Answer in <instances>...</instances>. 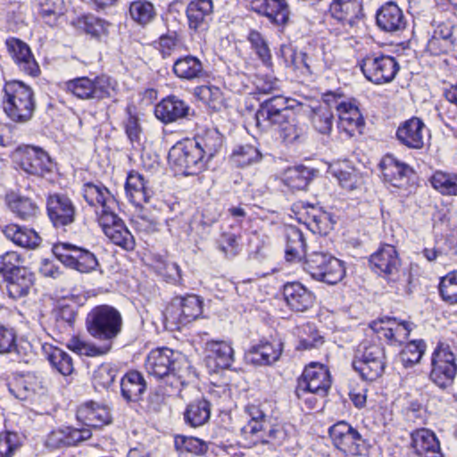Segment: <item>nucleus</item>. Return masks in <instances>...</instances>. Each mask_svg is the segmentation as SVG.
<instances>
[{
  "label": "nucleus",
  "instance_id": "nucleus-24",
  "mask_svg": "<svg viewBox=\"0 0 457 457\" xmlns=\"http://www.w3.org/2000/svg\"><path fill=\"white\" fill-rule=\"evenodd\" d=\"M376 21L378 28L385 32H398L406 26L403 11L394 2L386 3L378 10Z\"/></svg>",
  "mask_w": 457,
  "mask_h": 457
},
{
  "label": "nucleus",
  "instance_id": "nucleus-10",
  "mask_svg": "<svg viewBox=\"0 0 457 457\" xmlns=\"http://www.w3.org/2000/svg\"><path fill=\"white\" fill-rule=\"evenodd\" d=\"M63 89L79 99L102 100L111 97L114 86L111 78L102 75L91 79L88 77H79L64 83Z\"/></svg>",
  "mask_w": 457,
  "mask_h": 457
},
{
  "label": "nucleus",
  "instance_id": "nucleus-5",
  "mask_svg": "<svg viewBox=\"0 0 457 457\" xmlns=\"http://www.w3.org/2000/svg\"><path fill=\"white\" fill-rule=\"evenodd\" d=\"M249 420L242 428L245 437H253V444L281 445L288 437L287 429L281 425H270L268 416L257 405L246 407Z\"/></svg>",
  "mask_w": 457,
  "mask_h": 457
},
{
  "label": "nucleus",
  "instance_id": "nucleus-56",
  "mask_svg": "<svg viewBox=\"0 0 457 457\" xmlns=\"http://www.w3.org/2000/svg\"><path fill=\"white\" fill-rule=\"evenodd\" d=\"M247 39L262 63L266 66L271 65V54L264 37L253 29L249 32Z\"/></svg>",
  "mask_w": 457,
  "mask_h": 457
},
{
  "label": "nucleus",
  "instance_id": "nucleus-4",
  "mask_svg": "<svg viewBox=\"0 0 457 457\" xmlns=\"http://www.w3.org/2000/svg\"><path fill=\"white\" fill-rule=\"evenodd\" d=\"M86 327L88 334L104 344L112 342L121 332L122 317L114 307L107 304L94 307L87 314Z\"/></svg>",
  "mask_w": 457,
  "mask_h": 457
},
{
  "label": "nucleus",
  "instance_id": "nucleus-17",
  "mask_svg": "<svg viewBox=\"0 0 457 457\" xmlns=\"http://www.w3.org/2000/svg\"><path fill=\"white\" fill-rule=\"evenodd\" d=\"M370 328L378 337L387 340L390 344H402L405 341L411 329L412 323L400 321L395 317H384L370 324Z\"/></svg>",
  "mask_w": 457,
  "mask_h": 457
},
{
  "label": "nucleus",
  "instance_id": "nucleus-29",
  "mask_svg": "<svg viewBox=\"0 0 457 457\" xmlns=\"http://www.w3.org/2000/svg\"><path fill=\"white\" fill-rule=\"evenodd\" d=\"M411 445L418 455L442 457L439 442L432 431L427 428L418 429L411 434Z\"/></svg>",
  "mask_w": 457,
  "mask_h": 457
},
{
  "label": "nucleus",
  "instance_id": "nucleus-25",
  "mask_svg": "<svg viewBox=\"0 0 457 457\" xmlns=\"http://www.w3.org/2000/svg\"><path fill=\"white\" fill-rule=\"evenodd\" d=\"M423 121L412 117L403 122L396 130V138L401 145L410 149H421L424 145Z\"/></svg>",
  "mask_w": 457,
  "mask_h": 457
},
{
  "label": "nucleus",
  "instance_id": "nucleus-59",
  "mask_svg": "<svg viewBox=\"0 0 457 457\" xmlns=\"http://www.w3.org/2000/svg\"><path fill=\"white\" fill-rule=\"evenodd\" d=\"M426 345L423 340L409 342L400 353L402 361L405 365L418 363L425 353Z\"/></svg>",
  "mask_w": 457,
  "mask_h": 457
},
{
  "label": "nucleus",
  "instance_id": "nucleus-60",
  "mask_svg": "<svg viewBox=\"0 0 457 457\" xmlns=\"http://www.w3.org/2000/svg\"><path fill=\"white\" fill-rule=\"evenodd\" d=\"M127 119L123 121L125 133L133 147L141 145L142 128L138 118L127 108Z\"/></svg>",
  "mask_w": 457,
  "mask_h": 457
},
{
  "label": "nucleus",
  "instance_id": "nucleus-23",
  "mask_svg": "<svg viewBox=\"0 0 457 457\" xmlns=\"http://www.w3.org/2000/svg\"><path fill=\"white\" fill-rule=\"evenodd\" d=\"M379 166L385 180L396 187H403L413 174V170L408 164L398 161L393 154L385 155Z\"/></svg>",
  "mask_w": 457,
  "mask_h": 457
},
{
  "label": "nucleus",
  "instance_id": "nucleus-41",
  "mask_svg": "<svg viewBox=\"0 0 457 457\" xmlns=\"http://www.w3.org/2000/svg\"><path fill=\"white\" fill-rule=\"evenodd\" d=\"M174 74L186 80H194L204 76V70L202 62L191 54L177 59L172 67Z\"/></svg>",
  "mask_w": 457,
  "mask_h": 457
},
{
  "label": "nucleus",
  "instance_id": "nucleus-26",
  "mask_svg": "<svg viewBox=\"0 0 457 457\" xmlns=\"http://www.w3.org/2000/svg\"><path fill=\"white\" fill-rule=\"evenodd\" d=\"M287 306L295 312H305L313 305L314 295L299 282L287 283L283 288Z\"/></svg>",
  "mask_w": 457,
  "mask_h": 457
},
{
  "label": "nucleus",
  "instance_id": "nucleus-32",
  "mask_svg": "<svg viewBox=\"0 0 457 457\" xmlns=\"http://www.w3.org/2000/svg\"><path fill=\"white\" fill-rule=\"evenodd\" d=\"M145 389V380L137 370L127 372L120 380L121 396L128 403L139 401Z\"/></svg>",
  "mask_w": 457,
  "mask_h": 457
},
{
  "label": "nucleus",
  "instance_id": "nucleus-61",
  "mask_svg": "<svg viewBox=\"0 0 457 457\" xmlns=\"http://www.w3.org/2000/svg\"><path fill=\"white\" fill-rule=\"evenodd\" d=\"M118 370L109 363L100 365L94 372L93 383L96 387L108 388L114 381Z\"/></svg>",
  "mask_w": 457,
  "mask_h": 457
},
{
  "label": "nucleus",
  "instance_id": "nucleus-63",
  "mask_svg": "<svg viewBox=\"0 0 457 457\" xmlns=\"http://www.w3.org/2000/svg\"><path fill=\"white\" fill-rule=\"evenodd\" d=\"M20 446L21 440L18 434L13 432H4L0 434L1 457H12Z\"/></svg>",
  "mask_w": 457,
  "mask_h": 457
},
{
  "label": "nucleus",
  "instance_id": "nucleus-7",
  "mask_svg": "<svg viewBox=\"0 0 457 457\" xmlns=\"http://www.w3.org/2000/svg\"><path fill=\"white\" fill-rule=\"evenodd\" d=\"M202 151L194 140L178 142L169 151V163L177 174L197 175L205 169L207 163Z\"/></svg>",
  "mask_w": 457,
  "mask_h": 457
},
{
  "label": "nucleus",
  "instance_id": "nucleus-9",
  "mask_svg": "<svg viewBox=\"0 0 457 457\" xmlns=\"http://www.w3.org/2000/svg\"><path fill=\"white\" fill-rule=\"evenodd\" d=\"M353 367L364 380L374 381L381 377L386 367L383 346L376 344L359 345L353 361Z\"/></svg>",
  "mask_w": 457,
  "mask_h": 457
},
{
  "label": "nucleus",
  "instance_id": "nucleus-15",
  "mask_svg": "<svg viewBox=\"0 0 457 457\" xmlns=\"http://www.w3.org/2000/svg\"><path fill=\"white\" fill-rule=\"evenodd\" d=\"M366 79L375 84L392 81L399 71L395 58L389 55L367 56L361 64Z\"/></svg>",
  "mask_w": 457,
  "mask_h": 457
},
{
  "label": "nucleus",
  "instance_id": "nucleus-11",
  "mask_svg": "<svg viewBox=\"0 0 457 457\" xmlns=\"http://www.w3.org/2000/svg\"><path fill=\"white\" fill-rule=\"evenodd\" d=\"M429 378L440 388L453 384L457 374L456 355L449 345L439 343L432 354Z\"/></svg>",
  "mask_w": 457,
  "mask_h": 457
},
{
  "label": "nucleus",
  "instance_id": "nucleus-34",
  "mask_svg": "<svg viewBox=\"0 0 457 457\" xmlns=\"http://www.w3.org/2000/svg\"><path fill=\"white\" fill-rule=\"evenodd\" d=\"M212 403L205 398L191 401L184 411L185 423L192 428L206 424L211 417Z\"/></svg>",
  "mask_w": 457,
  "mask_h": 457
},
{
  "label": "nucleus",
  "instance_id": "nucleus-8",
  "mask_svg": "<svg viewBox=\"0 0 457 457\" xmlns=\"http://www.w3.org/2000/svg\"><path fill=\"white\" fill-rule=\"evenodd\" d=\"M303 268L312 278L329 285L338 283L345 274L343 262L323 252H312L306 254L303 262Z\"/></svg>",
  "mask_w": 457,
  "mask_h": 457
},
{
  "label": "nucleus",
  "instance_id": "nucleus-19",
  "mask_svg": "<svg viewBox=\"0 0 457 457\" xmlns=\"http://www.w3.org/2000/svg\"><path fill=\"white\" fill-rule=\"evenodd\" d=\"M20 166L28 174L44 177L53 170L54 162L42 149L28 145L21 151Z\"/></svg>",
  "mask_w": 457,
  "mask_h": 457
},
{
  "label": "nucleus",
  "instance_id": "nucleus-27",
  "mask_svg": "<svg viewBox=\"0 0 457 457\" xmlns=\"http://www.w3.org/2000/svg\"><path fill=\"white\" fill-rule=\"evenodd\" d=\"M362 6L359 0H333L329 4L331 16L344 27L353 28L361 16Z\"/></svg>",
  "mask_w": 457,
  "mask_h": 457
},
{
  "label": "nucleus",
  "instance_id": "nucleus-57",
  "mask_svg": "<svg viewBox=\"0 0 457 457\" xmlns=\"http://www.w3.org/2000/svg\"><path fill=\"white\" fill-rule=\"evenodd\" d=\"M431 184L443 195H457V175L437 171L432 176Z\"/></svg>",
  "mask_w": 457,
  "mask_h": 457
},
{
  "label": "nucleus",
  "instance_id": "nucleus-22",
  "mask_svg": "<svg viewBox=\"0 0 457 457\" xmlns=\"http://www.w3.org/2000/svg\"><path fill=\"white\" fill-rule=\"evenodd\" d=\"M186 14L190 29L195 32L204 31L212 21L213 1L192 0L187 6Z\"/></svg>",
  "mask_w": 457,
  "mask_h": 457
},
{
  "label": "nucleus",
  "instance_id": "nucleus-6",
  "mask_svg": "<svg viewBox=\"0 0 457 457\" xmlns=\"http://www.w3.org/2000/svg\"><path fill=\"white\" fill-rule=\"evenodd\" d=\"M3 108L14 122L29 121L35 111L32 89L19 80L6 82L4 87Z\"/></svg>",
  "mask_w": 457,
  "mask_h": 457
},
{
  "label": "nucleus",
  "instance_id": "nucleus-43",
  "mask_svg": "<svg viewBox=\"0 0 457 457\" xmlns=\"http://www.w3.org/2000/svg\"><path fill=\"white\" fill-rule=\"evenodd\" d=\"M194 96L213 112H220L227 106L223 92L216 86L203 85L196 87L194 89Z\"/></svg>",
  "mask_w": 457,
  "mask_h": 457
},
{
  "label": "nucleus",
  "instance_id": "nucleus-42",
  "mask_svg": "<svg viewBox=\"0 0 457 457\" xmlns=\"http://www.w3.org/2000/svg\"><path fill=\"white\" fill-rule=\"evenodd\" d=\"M3 233L6 238L21 247L34 248L39 245L41 241L36 231L16 224L5 226L3 228Z\"/></svg>",
  "mask_w": 457,
  "mask_h": 457
},
{
  "label": "nucleus",
  "instance_id": "nucleus-2",
  "mask_svg": "<svg viewBox=\"0 0 457 457\" xmlns=\"http://www.w3.org/2000/svg\"><path fill=\"white\" fill-rule=\"evenodd\" d=\"M182 364L187 362L179 353H175L168 347H162L154 349L148 353L145 368L150 376L164 381L163 394L172 395L185 384L184 376L181 373Z\"/></svg>",
  "mask_w": 457,
  "mask_h": 457
},
{
  "label": "nucleus",
  "instance_id": "nucleus-16",
  "mask_svg": "<svg viewBox=\"0 0 457 457\" xmlns=\"http://www.w3.org/2000/svg\"><path fill=\"white\" fill-rule=\"evenodd\" d=\"M47 215L55 228H63L75 222L77 208L64 194H53L46 200Z\"/></svg>",
  "mask_w": 457,
  "mask_h": 457
},
{
  "label": "nucleus",
  "instance_id": "nucleus-35",
  "mask_svg": "<svg viewBox=\"0 0 457 457\" xmlns=\"http://www.w3.org/2000/svg\"><path fill=\"white\" fill-rule=\"evenodd\" d=\"M206 357L216 368L228 369L234 361V350L225 341H209L205 345Z\"/></svg>",
  "mask_w": 457,
  "mask_h": 457
},
{
  "label": "nucleus",
  "instance_id": "nucleus-50",
  "mask_svg": "<svg viewBox=\"0 0 457 457\" xmlns=\"http://www.w3.org/2000/svg\"><path fill=\"white\" fill-rule=\"evenodd\" d=\"M174 446L176 451L182 454L191 453L196 455L204 454L208 450V445L203 440L194 437L178 435L174 438Z\"/></svg>",
  "mask_w": 457,
  "mask_h": 457
},
{
  "label": "nucleus",
  "instance_id": "nucleus-33",
  "mask_svg": "<svg viewBox=\"0 0 457 457\" xmlns=\"http://www.w3.org/2000/svg\"><path fill=\"white\" fill-rule=\"evenodd\" d=\"M125 191L129 200L135 205L148 203L152 196V191L146 186L144 177L134 171L127 177Z\"/></svg>",
  "mask_w": 457,
  "mask_h": 457
},
{
  "label": "nucleus",
  "instance_id": "nucleus-39",
  "mask_svg": "<svg viewBox=\"0 0 457 457\" xmlns=\"http://www.w3.org/2000/svg\"><path fill=\"white\" fill-rule=\"evenodd\" d=\"M339 117V129L345 131L350 137L353 136L355 129L364 125L363 118L359 109L350 103L340 102L337 104Z\"/></svg>",
  "mask_w": 457,
  "mask_h": 457
},
{
  "label": "nucleus",
  "instance_id": "nucleus-45",
  "mask_svg": "<svg viewBox=\"0 0 457 457\" xmlns=\"http://www.w3.org/2000/svg\"><path fill=\"white\" fill-rule=\"evenodd\" d=\"M296 335L299 338L297 350H312L320 348L324 344V337L312 323L303 324L296 328Z\"/></svg>",
  "mask_w": 457,
  "mask_h": 457
},
{
  "label": "nucleus",
  "instance_id": "nucleus-21",
  "mask_svg": "<svg viewBox=\"0 0 457 457\" xmlns=\"http://www.w3.org/2000/svg\"><path fill=\"white\" fill-rule=\"evenodd\" d=\"M191 108L179 96L171 95L163 98L154 108L156 118L165 124L172 123L190 115Z\"/></svg>",
  "mask_w": 457,
  "mask_h": 457
},
{
  "label": "nucleus",
  "instance_id": "nucleus-53",
  "mask_svg": "<svg viewBox=\"0 0 457 457\" xmlns=\"http://www.w3.org/2000/svg\"><path fill=\"white\" fill-rule=\"evenodd\" d=\"M114 245H117L127 251L133 250L135 239L124 222L116 225V228H109L104 234Z\"/></svg>",
  "mask_w": 457,
  "mask_h": 457
},
{
  "label": "nucleus",
  "instance_id": "nucleus-44",
  "mask_svg": "<svg viewBox=\"0 0 457 457\" xmlns=\"http://www.w3.org/2000/svg\"><path fill=\"white\" fill-rule=\"evenodd\" d=\"M259 8V12L276 25L284 26L288 21L289 9L285 0H263Z\"/></svg>",
  "mask_w": 457,
  "mask_h": 457
},
{
  "label": "nucleus",
  "instance_id": "nucleus-38",
  "mask_svg": "<svg viewBox=\"0 0 457 457\" xmlns=\"http://www.w3.org/2000/svg\"><path fill=\"white\" fill-rule=\"evenodd\" d=\"M279 56L287 67L295 71L299 70L302 73H312V59L306 53L298 52L291 45H282L279 49Z\"/></svg>",
  "mask_w": 457,
  "mask_h": 457
},
{
  "label": "nucleus",
  "instance_id": "nucleus-28",
  "mask_svg": "<svg viewBox=\"0 0 457 457\" xmlns=\"http://www.w3.org/2000/svg\"><path fill=\"white\" fill-rule=\"evenodd\" d=\"M77 419L88 428H99L111 422L109 411L95 402H87L77 410Z\"/></svg>",
  "mask_w": 457,
  "mask_h": 457
},
{
  "label": "nucleus",
  "instance_id": "nucleus-40",
  "mask_svg": "<svg viewBox=\"0 0 457 457\" xmlns=\"http://www.w3.org/2000/svg\"><path fill=\"white\" fill-rule=\"evenodd\" d=\"M82 195L90 206L109 208L110 204H116L114 196L102 183H85L82 187Z\"/></svg>",
  "mask_w": 457,
  "mask_h": 457
},
{
  "label": "nucleus",
  "instance_id": "nucleus-30",
  "mask_svg": "<svg viewBox=\"0 0 457 457\" xmlns=\"http://www.w3.org/2000/svg\"><path fill=\"white\" fill-rule=\"evenodd\" d=\"M281 346V343L261 342L249 348L246 359L256 365L271 364L278 360L282 352Z\"/></svg>",
  "mask_w": 457,
  "mask_h": 457
},
{
  "label": "nucleus",
  "instance_id": "nucleus-20",
  "mask_svg": "<svg viewBox=\"0 0 457 457\" xmlns=\"http://www.w3.org/2000/svg\"><path fill=\"white\" fill-rule=\"evenodd\" d=\"M174 317L173 319L181 325H186L197 318L203 312V302L195 295L175 297L167 310Z\"/></svg>",
  "mask_w": 457,
  "mask_h": 457
},
{
  "label": "nucleus",
  "instance_id": "nucleus-48",
  "mask_svg": "<svg viewBox=\"0 0 457 457\" xmlns=\"http://www.w3.org/2000/svg\"><path fill=\"white\" fill-rule=\"evenodd\" d=\"M129 12L131 19L143 27L151 23L156 16L154 4L145 0L133 1L129 5Z\"/></svg>",
  "mask_w": 457,
  "mask_h": 457
},
{
  "label": "nucleus",
  "instance_id": "nucleus-54",
  "mask_svg": "<svg viewBox=\"0 0 457 457\" xmlns=\"http://www.w3.org/2000/svg\"><path fill=\"white\" fill-rule=\"evenodd\" d=\"M329 173L335 177L342 187L353 190L357 187L358 174L354 169L346 164H337L329 168Z\"/></svg>",
  "mask_w": 457,
  "mask_h": 457
},
{
  "label": "nucleus",
  "instance_id": "nucleus-52",
  "mask_svg": "<svg viewBox=\"0 0 457 457\" xmlns=\"http://www.w3.org/2000/svg\"><path fill=\"white\" fill-rule=\"evenodd\" d=\"M69 348L73 352L90 357L104 355L111 351V343L103 344L100 346H96L94 344L87 343L78 337H72L68 345Z\"/></svg>",
  "mask_w": 457,
  "mask_h": 457
},
{
  "label": "nucleus",
  "instance_id": "nucleus-12",
  "mask_svg": "<svg viewBox=\"0 0 457 457\" xmlns=\"http://www.w3.org/2000/svg\"><path fill=\"white\" fill-rule=\"evenodd\" d=\"M328 434L335 447L345 454L358 456L368 451V440L346 421H338L331 426Z\"/></svg>",
  "mask_w": 457,
  "mask_h": 457
},
{
  "label": "nucleus",
  "instance_id": "nucleus-58",
  "mask_svg": "<svg viewBox=\"0 0 457 457\" xmlns=\"http://www.w3.org/2000/svg\"><path fill=\"white\" fill-rule=\"evenodd\" d=\"M439 292L445 302L457 303V270L451 271L441 278Z\"/></svg>",
  "mask_w": 457,
  "mask_h": 457
},
{
  "label": "nucleus",
  "instance_id": "nucleus-55",
  "mask_svg": "<svg viewBox=\"0 0 457 457\" xmlns=\"http://www.w3.org/2000/svg\"><path fill=\"white\" fill-rule=\"evenodd\" d=\"M48 361L53 368L63 376H68L73 371L71 357L63 350L54 347L48 353Z\"/></svg>",
  "mask_w": 457,
  "mask_h": 457
},
{
  "label": "nucleus",
  "instance_id": "nucleus-18",
  "mask_svg": "<svg viewBox=\"0 0 457 457\" xmlns=\"http://www.w3.org/2000/svg\"><path fill=\"white\" fill-rule=\"evenodd\" d=\"M5 46L8 54L21 71L31 77H37L39 74V66L25 42L16 37H8L5 40Z\"/></svg>",
  "mask_w": 457,
  "mask_h": 457
},
{
  "label": "nucleus",
  "instance_id": "nucleus-62",
  "mask_svg": "<svg viewBox=\"0 0 457 457\" xmlns=\"http://www.w3.org/2000/svg\"><path fill=\"white\" fill-rule=\"evenodd\" d=\"M309 226L314 233L327 235L332 228L334 220L330 213L319 211L310 216Z\"/></svg>",
  "mask_w": 457,
  "mask_h": 457
},
{
  "label": "nucleus",
  "instance_id": "nucleus-51",
  "mask_svg": "<svg viewBox=\"0 0 457 457\" xmlns=\"http://www.w3.org/2000/svg\"><path fill=\"white\" fill-rule=\"evenodd\" d=\"M333 112L328 105H319L312 109V123L315 130L328 135L332 130Z\"/></svg>",
  "mask_w": 457,
  "mask_h": 457
},
{
  "label": "nucleus",
  "instance_id": "nucleus-47",
  "mask_svg": "<svg viewBox=\"0 0 457 457\" xmlns=\"http://www.w3.org/2000/svg\"><path fill=\"white\" fill-rule=\"evenodd\" d=\"M231 162L237 167H246L260 162L262 154L259 149L250 144L237 146L231 154Z\"/></svg>",
  "mask_w": 457,
  "mask_h": 457
},
{
  "label": "nucleus",
  "instance_id": "nucleus-36",
  "mask_svg": "<svg viewBox=\"0 0 457 457\" xmlns=\"http://www.w3.org/2000/svg\"><path fill=\"white\" fill-rule=\"evenodd\" d=\"M286 259L288 262H300L305 258L306 243L303 232L295 226H287L285 228Z\"/></svg>",
  "mask_w": 457,
  "mask_h": 457
},
{
  "label": "nucleus",
  "instance_id": "nucleus-14",
  "mask_svg": "<svg viewBox=\"0 0 457 457\" xmlns=\"http://www.w3.org/2000/svg\"><path fill=\"white\" fill-rule=\"evenodd\" d=\"M331 385L328 370L320 364L311 363L298 378L295 395L302 399L306 394L324 397Z\"/></svg>",
  "mask_w": 457,
  "mask_h": 457
},
{
  "label": "nucleus",
  "instance_id": "nucleus-31",
  "mask_svg": "<svg viewBox=\"0 0 457 457\" xmlns=\"http://www.w3.org/2000/svg\"><path fill=\"white\" fill-rule=\"evenodd\" d=\"M7 291L12 298H20L28 295L33 285V274L25 267L5 275Z\"/></svg>",
  "mask_w": 457,
  "mask_h": 457
},
{
  "label": "nucleus",
  "instance_id": "nucleus-37",
  "mask_svg": "<svg viewBox=\"0 0 457 457\" xmlns=\"http://www.w3.org/2000/svg\"><path fill=\"white\" fill-rule=\"evenodd\" d=\"M315 170L303 165L287 168L283 175L282 182L292 191L306 190L314 177Z\"/></svg>",
  "mask_w": 457,
  "mask_h": 457
},
{
  "label": "nucleus",
  "instance_id": "nucleus-64",
  "mask_svg": "<svg viewBox=\"0 0 457 457\" xmlns=\"http://www.w3.org/2000/svg\"><path fill=\"white\" fill-rule=\"evenodd\" d=\"M218 249L227 258L235 257L239 251L237 237L230 232H224L217 241Z\"/></svg>",
  "mask_w": 457,
  "mask_h": 457
},
{
  "label": "nucleus",
  "instance_id": "nucleus-49",
  "mask_svg": "<svg viewBox=\"0 0 457 457\" xmlns=\"http://www.w3.org/2000/svg\"><path fill=\"white\" fill-rule=\"evenodd\" d=\"M194 141L203 150L202 154H204V158L206 159L207 162L220 150L223 139L217 130H212Z\"/></svg>",
  "mask_w": 457,
  "mask_h": 457
},
{
  "label": "nucleus",
  "instance_id": "nucleus-13",
  "mask_svg": "<svg viewBox=\"0 0 457 457\" xmlns=\"http://www.w3.org/2000/svg\"><path fill=\"white\" fill-rule=\"evenodd\" d=\"M53 253L66 267L81 273H89L99 267L96 255L90 251L67 243L54 245Z\"/></svg>",
  "mask_w": 457,
  "mask_h": 457
},
{
  "label": "nucleus",
  "instance_id": "nucleus-3",
  "mask_svg": "<svg viewBox=\"0 0 457 457\" xmlns=\"http://www.w3.org/2000/svg\"><path fill=\"white\" fill-rule=\"evenodd\" d=\"M370 269L386 278L388 282L396 283L398 294L411 293V276L410 272L401 270V260L395 248L391 245L381 246L369 259Z\"/></svg>",
  "mask_w": 457,
  "mask_h": 457
},
{
  "label": "nucleus",
  "instance_id": "nucleus-1",
  "mask_svg": "<svg viewBox=\"0 0 457 457\" xmlns=\"http://www.w3.org/2000/svg\"><path fill=\"white\" fill-rule=\"evenodd\" d=\"M290 99L275 96L264 100L255 113L258 127H278L279 135L288 144L301 142L306 135V127L301 123L292 111Z\"/></svg>",
  "mask_w": 457,
  "mask_h": 457
},
{
  "label": "nucleus",
  "instance_id": "nucleus-46",
  "mask_svg": "<svg viewBox=\"0 0 457 457\" xmlns=\"http://www.w3.org/2000/svg\"><path fill=\"white\" fill-rule=\"evenodd\" d=\"M8 205L11 211L21 220L32 219L38 212L37 204L29 197L23 195H10Z\"/></svg>",
  "mask_w": 457,
  "mask_h": 457
}]
</instances>
